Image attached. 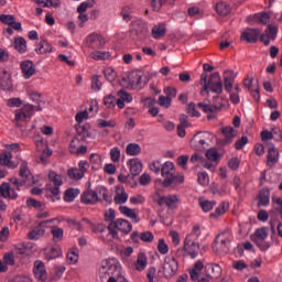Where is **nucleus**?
<instances>
[{"instance_id":"nucleus-12","label":"nucleus","mask_w":282,"mask_h":282,"mask_svg":"<svg viewBox=\"0 0 282 282\" xmlns=\"http://www.w3.org/2000/svg\"><path fill=\"white\" fill-rule=\"evenodd\" d=\"M53 221H56V218L41 221L35 229L28 234L29 239H31L32 241L39 240L40 237H43V235H45L44 228H47V224H52Z\"/></svg>"},{"instance_id":"nucleus-52","label":"nucleus","mask_w":282,"mask_h":282,"mask_svg":"<svg viewBox=\"0 0 282 282\" xmlns=\"http://www.w3.org/2000/svg\"><path fill=\"white\" fill-rule=\"evenodd\" d=\"M91 89H94V91H100L102 89V83H100V76L94 75L91 77Z\"/></svg>"},{"instance_id":"nucleus-50","label":"nucleus","mask_w":282,"mask_h":282,"mask_svg":"<svg viewBox=\"0 0 282 282\" xmlns=\"http://www.w3.org/2000/svg\"><path fill=\"white\" fill-rule=\"evenodd\" d=\"M90 56L94 61H107L111 55L109 52H93Z\"/></svg>"},{"instance_id":"nucleus-37","label":"nucleus","mask_w":282,"mask_h":282,"mask_svg":"<svg viewBox=\"0 0 282 282\" xmlns=\"http://www.w3.org/2000/svg\"><path fill=\"white\" fill-rule=\"evenodd\" d=\"M78 195H80V189L69 187L64 193V202L72 203L78 197Z\"/></svg>"},{"instance_id":"nucleus-55","label":"nucleus","mask_w":282,"mask_h":282,"mask_svg":"<svg viewBox=\"0 0 282 282\" xmlns=\"http://www.w3.org/2000/svg\"><path fill=\"white\" fill-rule=\"evenodd\" d=\"M88 8H94V0H88L86 2H82L80 6L77 7V12L83 14L87 12Z\"/></svg>"},{"instance_id":"nucleus-47","label":"nucleus","mask_w":282,"mask_h":282,"mask_svg":"<svg viewBox=\"0 0 282 282\" xmlns=\"http://www.w3.org/2000/svg\"><path fill=\"white\" fill-rule=\"evenodd\" d=\"M98 193L99 195L102 196L104 202H107V204H111L113 202V199H111V196H109V189H107V187L105 186L97 187V194Z\"/></svg>"},{"instance_id":"nucleus-9","label":"nucleus","mask_w":282,"mask_h":282,"mask_svg":"<svg viewBox=\"0 0 282 282\" xmlns=\"http://www.w3.org/2000/svg\"><path fill=\"white\" fill-rule=\"evenodd\" d=\"M48 180L54 184V186L50 188L51 194L54 198L61 199V186H63V178L55 171H50Z\"/></svg>"},{"instance_id":"nucleus-31","label":"nucleus","mask_w":282,"mask_h":282,"mask_svg":"<svg viewBox=\"0 0 282 282\" xmlns=\"http://www.w3.org/2000/svg\"><path fill=\"white\" fill-rule=\"evenodd\" d=\"M258 206H270V188L264 187L258 194Z\"/></svg>"},{"instance_id":"nucleus-14","label":"nucleus","mask_w":282,"mask_h":282,"mask_svg":"<svg viewBox=\"0 0 282 282\" xmlns=\"http://www.w3.org/2000/svg\"><path fill=\"white\" fill-rule=\"evenodd\" d=\"M3 199H18L19 194L17 193V189L12 188V185L8 182H3L0 185V198Z\"/></svg>"},{"instance_id":"nucleus-64","label":"nucleus","mask_w":282,"mask_h":282,"mask_svg":"<svg viewBox=\"0 0 282 282\" xmlns=\"http://www.w3.org/2000/svg\"><path fill=\"white\" fill-rule=\"evenodd\" d=\"M110 160L112 162H120V148L115 147L110 150Z\"/></svg>"},{"instance_id":"nucleus-21","label":"nucleus","mask_w":282,"mask_h":282,"mask_svg":"<svg viewBox=\"0 0 282 282\" xmlns=\"http://www.w3.org/2000/svg\"><path fill=\"white\" fill-rule=\"evenodd\" d=\"M163 186L169 188V186H180V184H184V174H172L163 180Z\"/></svg>"},{"instance_id":"nucleus-54","label":"nucleus","mask_w":282,"mask_h":282,"mask_svg":"<svg viewBox=\"0 0 282 282\" xmlns=\"http://www.w3.org/2000/svg\"><path fill=\"white\" fill-rule=\"evenodd\" d=\"M206 158L209 162H217L219 160V152L216 149H209L206 152Z\"/></svg>"},{"instance_id":"nucleus-8","label":"nucleus","mask_w":282,"mask_h":282,"mask_svg":"<svg viewBox=\"0 0 282 282\" xmlns=\"http://www.w3.org/2000/svg\"><path fill=\"white\" fill-rule=\"evenodd\" d=\"M202 235V228L199 225H195L192 232L185 237L184 248H199V236Z\"/></svg>"},{"instance_id":"nucleus-26","label":"nucleus","mask_w":282,"mask_h":282,"mask_svg":"<svg viewBox=\"0 0 282 282\" xmlns=\"http://www.w3.org/2000/svg\"><path fill=\"white\" fill-rule=\"evenodd\" d=\"M130 166V173L132 177H135L142 173V161L140 159H131L128 161Z\"/></svg>"},{"instance_id":"nucleus-39","label":"nucleus","mask_w":282,"mask_h":282,"mask_svg":"<svg viewBox=\"0 0 282 282\" xmlns=\"http://www.w3.org/2000/svg\"><path fill=\"white\" fill-rule=\"evenodd\" d=\"M127 155H140L142 148L138 143H129L126 148Z\"/></svg>"},{"instance_id":"nucleus-3","label":"nucleus","mask_w":282,"mask_h":282,"mask_svg":"<svg viewBox=\"0 0 282 282\" xmlns=\"http://www.w3.org/2000/svg\"><path fill=\"white\" fill-rule=\"evenodd\" d=\"M226 102H228V100L217 95L213 97L212 104H206V101H203L198 102L197 107L198 109H202L204 113H208L207 120H217V113H219V111H221V109L226 107Z\"/></svg>"},{"instance_id":"nucleus-1","label":"nucleus","mask_w":282,"mask_h":282,"mask_svg":"<svg viewBox=\"0 0 282 282\" xmlns=\"http://www.w3.org/2000/svg\"><path fill=\"white\" fill-rule=\"evenodd\" d=\"M99 279L101 282H129L122 276L120 262L116 258L101 261L99 267Z\"/></svg>"},{"instance_id":"nucleus-2","label":"nucleus","mask_w":282,"mask_h":282,"mask_svg":"<svg viewBox=\"0 0 282 282\" xmlns=\"http://www.w3.org/2000/svg\"><path fill=\"white\" fill-rule=\"evenodd\" d=\"M200 85L203 89L200 94H217L218 96L224 91V82H221V76L219 73H213L209 75L207 73H202L200 75Z\"/></svg>"},{"instance_id":"nucleus-25","label":"nucleus","mask_w":282,"mask_h":282,"mask_svg":"<svg viewBox=\"0 0 282 282\" xmlns=\"http://www.w3.org/2000/svg\"><path fill=\"white\" fill-rule=\"evenodd\" d=\"M43 254L46 261H53V259H59V257H63V250H61V248H44Z\"/></svg>"},{"instance_id":"nucleus-56","label":"nucleus","mask_w":282,"mask_h":282,"mask_svg":"<svg viewBox=\"0 0 282 282\" xmlns=\"http://www.w3.org/2000/svg\"><path fill=\"white\" fill-rule=\"evenodd\" d=\"M117 96H119V99L123 100V102H132L133 97L131 96V94L127 93V90L124 89H120L117 93Z\"/></svg>"},{"instance_id":"nucleus-42","label":"nucleus","mask_w":282,"mask_h":282,"mask_svg":"<svg viewBox=\"0 0 282 282\" xmlns=\"http://www.w3.org/2000/svg\"><path fill=\"white\" fill-rule=\"evenodd\" d=\"M199 206L204 213H210L217 206V200H200Z\"/></svg>"},{"instance_id":"nucleus-53","label":"nucleus","mask_w":282,"mask_h":282,"mask_svg":"<svg viewBox=\"0 0 282 282\" xmlns=\"http://www.w3.org/2000/svg\"><path fill=\"white\" fill-rule=\"evenodd\" d=\"M210 191L213 195H219V197H223V195H226V193H228V185H221L220 188H218L217 186H213Z\"/></svg>"},{"instance_id":"nucleus-13","label":"nucleus","mask_w":282,"mask_h":282,"mask_svg":"<svg viewBox=\"0 0 282 282\" xmlns=\"http://www.w3.org/2000/svg\"><path fill=\"white\" fill-rule=\"evenodd\" d=\"M177 202H180V198L175 194L169 196H159L156 199V204L159 206L165 205L170 210H175V208H177Z\"/></svg>"},{"instance_id":"nucleus-61","label":"nucleus","mask_w":282,"mask_h":282,"mask_svg":"<svg viewBox=\"0 0 282 282\" xmlns=\"http://www.w3.org/2000/svg\"><path fill=\"white\" fill-rule=\"evenodd\" d=\"M104 74L106 76V79L108 80V83H113V80H116V70H113L112 67H108L104 70Z\"/></svg>"},{"instance_id":"nucleus-48","label":"nucleus","mask_w":282,"mask_h":282,"mask_svg":"<svg viewBox=\"0 0 282 282\" xmlns=\"http://www.w3.org/2000/svg\"><path fill=\"white\" fill-rule=\"evenodd\" d=\"M78 249L72 248L68 250L66 258L70 263H78Z\"/></svg>"},{"instance_id":"nucleus-33","label":"nucleus","mask_w":282,"mask_h":282,"mask_svg":"<svg viewBox=\"0 0 282 282\" xmlns=\"http://www.w3.org/2000/svg\"><path fill=\"white\" fill-rule=\"evenodd\" d=\"M175 173V164L173 162H165L161 167V175L166 180V177H170L172 174Z\"/></svg>"},{"instance_id":"nucleus-15","label":"nucleus","mask_w":282,"mask_h":282,"mask_svg":"<svg viewBox=\"0 0 282 282\" xmlns=\"http://www.w3.org/2000/svg\"><path fill=\"white\" fill-rule=\"evenodd\" d=\"M130 239H132L133 243H140V240L143 241V243H152L153 239H155V236H153V232L151 231H144L141 234L133 231Z\"/></svg>"},{"instance_id":"nucleus-22","label":"nucleus","mask_w":282,"mask_h":282,"mask_svg":"<svg viewBox=\"0 0 282 282\" xmlns=\"http://www.w3.org/2000/svg\"><path fill=\"white\" fill-rule=\"evenodd\" d=\"M221 133L225 138L223 144H232L235 138H237V131L232 126L221 128Z\"/></svg>"},{"instance_id":"nucleus-10","label":"nucleus","mask_w":282,"mask_h":282,"mask_svg":"<svg viewBox=\"0 0 282 282\" xmlns=\"http://www.w3.org/2000/svg\"><path fill=\"white\" fill-rule=\"evenodd\" d=\"M33 275L36 281L45 282L47 281V269L45 268V262L42 260H35L33 263Z\"/></svg>"},{"instance_id":"nucleus-40","label":"nucleus","mask_w":282,"mask_h":282,"mask_svg":"<svg viewBox=\"0 0 282 282\" xmlns=\"http://www.w3.org/2000/svg\"><path fill=\"white\" fill-rule=\"evenodd\" d=\"M51 235H53V241H63V235H65V231L58 226H53L51 228Z\"/></svg>"},{"instance_id":"nucleus-24","label":"nucleus","mask_w":282,"mask_h":282,"mask_svg":"<svg viewBox=\"0 0 282 282\" xmlns=\"http://www.w3.org/2000/svg\"><path fill=\"white\" fill-rule=\"evenodd\" d=\"M279 162V152L276 148H274V143H270L267 154V164L268 166H274Z\"/></svg>"},{"instance_id":"nucleus-23","label":"nucleus","mask_w":282,"mask_h":282,"mask_svg":"<svg viewBox=\"0 0 282 282\" xmlns=\"http://www.w3.org/2000/svg\"><path fill=\"white\" fill-rule=\"evenodd\" d=\"M247 21L248 23H262V25H268L270 23V13H257L252 17H248Z\"/></svg>"},{"instance_id":"nucleus-58","label":"nucleus","mask_w":282,"mask_h":282,"mask_svg":"<svg viewBox=\"0 0 282 282\" xmlns=\"http://www.w3.org/2000/svg\"><path fill=\"white\" fill-rule=\"evenodd\" d=\"M209 269L212 270V279H219L221 276V267L219 264H209Z\"/></svg>"},{"instance_id":"nucleus-57","label":"nucleus","mask_w":282,"mask_h":282,"mask_svg":"<svg viewBox=\"0 0 282 282\" xmlns=\"http://www.w3.org/2000/svg\"><path fill=\"white\" fill-rule=\"evenodd\" d=\"M186 111L189 116H192V118H199L200 113L199 111H197L195 102H189L187 105Z\"/></svg>"},{"instance_id":"nucleus-51","label":"nucleus","mask_w":282,"mask_h":282,"mask_svg":"<svg viewBox=\"0 0 282 282\" xmlns=\"http://www.w3.org/2000/svg\"><path fill=\"white\" fill-rule=\"evenodd\" d=\"M97 127L98 129H107V127H111V129H113L116 127V120L107 121L104 119H98Z\"/></svg>"},{"instance_id":"nucleus-27","label":"nucleus","mask_w":282,"mask_h":282,"mask_svg":"<svg viewBox=\"0 0 282 282\" xmlns=\"http://www.w3.org/2000/svg\"><path fill=\"white\" fill-rule=\"evenodd\" d=\"M3 76L0 78V86L3 91H10L12 90V76L6 70L2 69Z\"/></svg>"},{"instance_id":"nucleus-5","label":"nucleus","mask_w":282,"mask_h":282,"mask_svg":"<svg viewBox=\"0 0 282 282\" xmlns=\"http://www.w3.org/2000/svg\"><path fill=\"white\" fill-rule=\"evenodd\" d=\"M129 31L132 41H144L149 39V24L142 20H135L131 23Z\"/></svg>"},{"instance_id":"nucleus-44","label":"nucleus","mask_w":282,"mask_h":282,"mask_svg":"<svg viewBox=\"0 0 282 282\" xmlns=\"http://www.w3.org/2000/svg\"><path fill=\"white\" fill-rule=\"evenodd\" d=\"M67 175L70 180H83L85 176L83 175V171L78 170V167H73L67 171Z\"/></svg>"},{"instance_id":"nucleus-36","label":"nucleus","mask_w":282,"mask_h":282,"mask_svg":"<svg viewBox=\"0 0 282 282\" xmlns=\"http://www.w3.org/2000/svg\"><path fill=\"white\" fill-rule=\"evenodd\" d=\"M147 263H148L147 253L145 252H140L138 254L137 262L134 264L135 270H138V272H142L143 270L147 269Z\"/></svg>"},{"instance_id":"nucleus-59","label":"nucleus","mask_w":282,"mask_h":282,"mask_svg":"<svg viewBox=\"0 0 282 282\" xmlns=\"http://www.w3.org/2000/svg\"><path fill=\"white\" fill-rule=\"evenodd\" d=\"M127 199H129V194H127V192L117 193L115 196V204H127Z\"/></svg>"},{"instance_id":"nucleus-11","label":"nucleus","mask_w":282,"mask_h":282,"mask_svg":"<svg viewBox=\"0 0 282 282\" xmlns=\"http://www.w3.org/2000/svg\"><path fill=\"white\" fill-rule=\"evenodd\" d=\"M86 43L91 50H102L107 42L102 35L98 33H91L86 37Z\"/></svg>"},{"instance_id":"nucleus-20","label":"nucleus","mask_w":282,"mask_h":282,"mask_svg":"<svg viewBox=\"0 0 282 282\" xmlns=\"http://www.w3.org/2000/svg\"><path fill=\"white\" fill-rule=\"evenodd\" d=\"M236 78H237V75L235 74V70L224 72V87L227 94H230V91H232V86L235 85Z\"/></svg>"},{"instance_id":"nucleus-18","label":"nucleus","mask_w":282,"mask_h":282,"mask_svg":"<svg viewBox=\"0 0 282 282\" xmlns=\"http://www.w3.org/2000/svg\"><path fill=\"white\" fill-rule=\"evenodd\" d=\"M21 69H22V74L24 76V78H32V76H34V74H36V67L34 66V62L26 59L21 62L20 64Z\"/></svg>"},{"instance_id":"nucleus-30","label":"nucleus","mask_w":282,"mask_h":282,"mask_svg":"<svg viewBox=\"0 0 282 282\" xmlns=\"http://www.w3.org/2000/svg\"><path fill=\"white\" fill-rule=\"evenodd\" d=\"M119 210L121 215L129 217L134 224H140V217L135 214V209H131L128 206H120Z\"/></svg>"},{"instance_id":"nucleus-38","label":"nucleus","mask_w":282,"mask_h":282,"mask_svg":"<svg viewBox=\"0 0 282 282\" xmlns=\"http://www.w3.org/2000/svg\"><path fill=\"white\" fill-rule=\"evenodd\" d=\"M13 45L20 54H25V52H28V41H25V37L15 39Z\"/></svg>"},{"instance_id":"nucleus-60","label":"nucleus","mask_w":282,"mask_h":282,"mask_svg":"<svg viewBox=\"0 0 282 282\" xmlns=\"http://www.w3.org/2000/svg\"><path fill=\"white\" fill-rule=\"evenodd\" d=\"M0 21L1 23H4V25H12V23H14V21H17V18H14V15L12 14H1L0 15Z\"/></svg>"},{"instance_id":"nucleus-16","label":"nucleus","mask_w":282,"mask_h":282,"mask_svg":"<svg viewBox=\"0 0 282 282\" xmlns=\"http://www.w3.org/2000/svg\"><path fill=\"white\" fill-rule=\"evenodd\" d=\"M80 199L83 204H98V202H100V198L98 197V188H96V191L86 189L83 192Z\"/></svg>"},{"instance_id":"nucleus-43","label":"nucleus","mask_w":282,"mask_h":282,"mask_svg":"<svg viewBox=\"0 0 282 282\" xmlns=\"http://www.w3.org/2000/svg\"><path fill=\"white\" fill-rule=\"evenodd\" d=\"M133 9H131V7H123L121 9L120 12V17H122L123 21H126V23H129V21H131V19H133Z\"/></svg>"},{"instance_id":"nucleus-32","label":"nucleus","mask_w":282,"mask_h":282,"mask_svg":"<svg viewBox=\"0 0 282 282\" xmlns=\"http://www.w3.org/2000/svg\"><path fill=\"white\" fill-rule=\"evenodd\" d=\"M76 132H77V140L79 142H85L87 138H91V132L87 129V126H77L76 127Z\"/></svg>"},{"instance_id":"nucleus-6","label":"nucleus","mask_w":282,"mask_h":282,"mask_svg":"<svg viewBox=\"0 0 282 282\" xmlns=\"http://www.w3.org/2000/svg\"><path fill=\"white\" fill-rule=\"evenodd\" d=\"M108 230L112 239H118V230L119 232H123V235H129V232L133 230V225H131V223L127 219L119 218L109 223Z\"/></svg>"},{"instance_id":"nucleus-49","label":"nucleus","mask_w":282,"mask_h":282,"mask_svg":"<svg viewBox=\"0 0 282 282\" xmlns=\"http://www.w3.org/2000/svg\"><path fill=\"white\" fill-rule=\"evenodd\" d=\"M116 96L112 94L104 97V105L107 107V109H113L116 107Z\"/></svg>"},{"instance_id":"nucleus-17","label":"nucleus","mask_w":282,"mask_h":282,"mask_svg":"<svg viewBox=\"0 0 282 282\" xmlns=\"http://www.w3.org/2000/svg\"><path fill=\"white\" fill-rule=\"evenodd\" d=\"M259 36H261V31L259 29H247L242 32L240 39L247 43H257Z\"/></svg>"},{"instance_id":"nucleus-29","label":"nucleus","mask_w":282,"mask_h":282,"mask_svg":"<svg viewBox=\"0 0 282 282\" xmlns=\"http://www.w3.org/2000/svg\"><path fill=\"white\" fill-rule=\"evenodd\" d=\"M268 228L265 227H261L258 228L254 234H252L250 236L251 241H253L254 243H257L258 241H265V239H268Z\"/></svg>"},{"instance_id":"nucleus-35","label":"nucleus","mask_w":282,"mask_h":282,"mask_svg":"<svg viewBox=\"0 0 282 282\" xmlns=\"http://www.w3.org/2000/svg\"><path fill=\"white\" fill-rule=\"evenodd\" d=\"M231 10L232 9L230 8V4H228V2L221 1L216 4V12L220 17H228V14H230Z\"/></svg>"},{"instance_id":"nucleus-28","label":"nucleus","mask_w":282,"mask_h":282,"mask_svg":"<svg viewBox=\"0 0 282 282\" xmlns=\"http://www.w3.org/2000/svg\"><path fill=\"white\" fill-rule=\"evenodd\" d=\"M0 164L1 166H7V169H17L19 166L18 163L12 161V153H1L0 154Z\"/></svg>"},{"instance_id":"nucleus-46","label":"nucleus","mask_w":282,"mask_h":282,"mask_svg":"<svg viewBox=\"0 0 282 282\" xmlns=\"http://www.w3.org/2000/svg\"><path fill=\"white\" fill-rule=\"evenodd\" d=\"M26 206L29 208H40V210H44V208H45V204H43V202L37 200L35 198H28Z\"/></svg>"},{"instance_id":"nucleus-62","label":"nucleus","mask_w":282,"mask_h":282,"mask_svg":"<svg viewBox=\"0 0 282 282\" xmlns=\"http://www.w3.org/2000/svg\"><path fill=\"white\" fill-rule=\"evenodd\" d=\"M172 101L173 99L169 98L167 96L164 97L163 95H161L159 97L158 105H160V107H165V109H169Z\"/></svg>"},{"instance_id":"nucleus-63","label":"nucleus","mask_w":282,"mask_h":282,"mask_svg":"<svg viewBox=\"0 0 282 282\" xmlns=\"http://www.w3.org/2000/svg\"><path fill=\"white\" fill-rule=\"evenodd\" d=\"M198 184H200V186H208V173L206 172H198V178H197Z\"/></svg>"},{"instance_id":"nucleus-19","label":"nucleus","mask_w":282,"mask_h":282,"mask_svg":"<svg viewBox=\"0 0 282 282\" xmlns=\"http://www.w3.org/2000/svg\"><path fill=\"white\" fill-rule=\"evenodd\" d=\"M32 116H34V105H26L15 113V120L17 122H21L28 120V118H32Z\"/></svg>"},{"instance_id":"nucleus-41","label":"nucleus","mask_w":282,"mask_h":282,"mask_svg":"<svg viewBox=\"0 0 282 282\" xmlns=\"http://www.w3.org/2000/svg\"><path fill=\"white\" fill-rule=\"evenodd\" d=\"M164 34H166V26L164 24L154 25L152 28L153 39H161Z\"/></svg>"},{"instance_id":"nucleus-34","label":"nucleus","mask_w":282,"mask_h":282,"mask_svg":"<svg viewBox=\"0 0 282 282\" xmlns=\"http://www.w3.org/2000/svg\"><path fill=\"white\" fill-rule=\"evenodd\" d=\"M52 44L47 42L46 40L40 41L37 44V47L35 48L36 54H50L52 53Z\"/></svg>"},{"instance_id":"nucleus-4","label":"nucleus","mask_w":282,"mask_h":282,"mask_svg":"<svg viewBox=\"0 0 282 282\" xmlns=\"http://www.w3.org/2000/svg\"><path fill=\"white\" fill-rule=\"evenodd\" d=\"M19 175L22 180H19L18 177H11L9 180V184H11V186H14L15 191H21V186H33L34 176H32V173H30L26 161H22Z\"/></svg>"},{"instance_id":"nucleus-7","label":"nucleus","mask_w":282,"mask_h":282,"mask_svg":"<svg viewBox=\"0 0 282 282\" xmlns=\"http://www.w3.org/2000/svg\"><path fill=\"white\" fill-rule=\"evenodd\" d=\"M177 270H180V264L175 258L166 257L163 263V276L165 279H173L175 274H177Z\"/></svg>"},{"instance_id":"nucleus-45","label":"nucleus","mask_w":282,"mask_h":282,"mask_svg":"<svg viewBox=\"0 0 282 282\" xmlns=\"http://www.w3.org/2000/svg\"><path fill=\"white\" fill-rule=\"evenodd\" d=\"M147 279L148 282H160V279L158 278V269H155V267H150L148 269Z\"/></svg>"}]
</instances>
